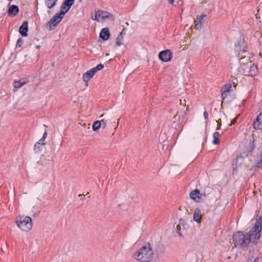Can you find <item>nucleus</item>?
<instances>
[{"mask_svg":"<svg viewBox=\"0 0 262 262\" xmlns=\"http://www.w3.org/2000/svg\"><path fill=\"white\" fill-rule=\"evenodd\" d=\"M153 254L150 245L147 244L136 251L134 254L133 257L142 262H149Z\"/></svg>","mask_w":262,"mask_h":262,"instance_id":"nucleus-1","label":"nucleus"},{"mask_svg":"<svg viewBox=\"0 0 262 262\" xmlns=\"http://www.w3.org/2000/svg\"><path fill=\"white\" fill-rule=\"evenodd\" d=\"M232 240L235 247L244 249L247 248L251 242L247 235H245L242 231L235 233L233 235Z\"/></svg>","mask_w":262,"mask_h":262,"instance_id":"nucleus-2","label":"nucleus"},{"mask_svg":"<svg viewBox=\"0 0 262 262\" xmlns=\"http://www.w3.org/2000/svg\"><path fill=\"white\" fill-rule=\"evenodd\" d=\"M262 229V219L260 217L257 220L254 225V227L250 230L247 235L254 244H256L260 237V232Z\"/></svg>","mask_w":262,"mask_h":262,"instance_id":"nucleus-3","label":"nucleus"},{"mask_svg":"<svg viewBox=\"0 0 262 262\" xmlns=\"http://www.w3.org/2000/svg\"><path fill=\"white\" fill-rule=\"evenodd\" d=\"M18 227L23 231L28 232L32 228V219L30 217L20 216L16 221Z\"/></svg>","mask_w":262,"mask_h":262,"instance_id":"nucleus-4","label":"nucleus"},{"mask_svg":"<svg viewBox=\"0 0 262 262\" xmlns=\"http://www.w3.org/2000/svg\"><path fill=\"white\" fill-rule=\"evenodd\" d=\"M239 72L245 76H254L257 74V69L254 63L250 62L242 65L239 68Z\"/></svg>","mask_w":262,"mask_h":262,"instance_id":"nucleus-5","label":"nucleus"},{"mask_svg":"<svg viewBox=\"0 0 262 262\" xmlns=\"http://www.w3.org/2000/svg\"><path fill=\"white\" fill-rule=\"evenodd\" d=\"M104 68V66L102 63L98 64L96 67H94L90 70L88 71L83 75V80L86 83L96 74V73Z\"/></svg>","mask_w":262,"mask_h":262,"instance_id":"nucleus-6","label":"nucleus"},{"mask_svg":"<svg viewBox=\"0 0 262 262\" xmlns=\"http://www.w3.org/2000/svg\"><path fill=\"white\" fill-rule=\"evenodd\" d=\"M64 15H60V12L56 14L48 23L47 27L52 30L62 20Z\"/></svg>","mask_w":262,"mask_h":262,"instance_id":"nucleus-7","label":"nucleus"},{"mask_svg":"<svg viewBox=\"0 0 262 262\" xmlns=\"http://www.w3.org/2000/svg\"><path fill=\"white\" fill-rule=\"evenodd\" d=\"M110 16H113V15L108 12L98 10L96 12L95 17L92 16V18L94 20L99 21L100 19H104Z\"/></svg>","mask_w":262,"mask_h":262,"instance_id":"nucleus-8","label":"nucleus"},{"mask_svg":"<svg viewBox=\"0 0 262 262\" xmlns=\"http://www.w3.org/2000/svg\"><path fill=\"white\" fill-rule=\"evenodd\" d=\"M159 59L163 62L169 61L172 58V53L170 50H165L159 54Z\"/></svg>","mask_w":262,"mask_h":262,"instance_id":"nucleus-9","label":"nucleus"},{"mask_svg":"<svg viewBox=\"0 0 262 262\" xmlns=\"http://www.w3.org/2000/svg\"><path fill=\"white\" fill-rule=\"evenodd\" d=\"M246 44L243 39H239L235 44V50L238 55H242L246 52Z\"/></svg>","mask_w":262,"mask_h":262,"instance_id":"nucleus-10","label":"nucleus"},{"mask_svg":"<svg viewBox=\"0 0 262 262\" xmlns=\"http://www.w3.org/2000/svg\"><path fill=\"white\" fill-rule=\"evenodd\" d=\"M165 248L163 245L161 244H157L154 249L153 253L158 259L162 258L165 253Z\"/></svg>","mask_w":262,"mask_h":262,"instance_id":"nucleus-11","label":"nucleus"},{"mask_svg":"<svg viewBox=\"0 0 262 262\" xmlns=\"http://www.w3.org/2000/svg\"><path fill=\"white\" fill-rule=\"evenodd\" d=\"M75 0H65L60 7V15H64L71 8L73 5Z\"/></svg>","mask_w":262,"mask_h":262,"instance_id":"nucleus-12","label":"nucleus"},{"mask_svg":"<svg viewBox=\"0 0 262 262\" xmlns=\"http://www.w3.org/2000/svg\"><path fill=\"white\" fill-rule=\"evenodd\" d=\"M203 196L205 197L206 194L201 193L199 190L197 189L192 191L190 193V198L197 203H199L201 201Z\"/></svg>","mask_w":262,"mask_h":262,"instance_id":"nucleus-13","label":"nucleus"},{"mask_svg":"<svg viewBox=\"0 0 262 262\" xmlns=\"http://www.w3.org/2000/svg\"><path fill=\"white\" fill-rule=\"evenodd\" d=\"M206 15H201L199 17H198L196 20H194V27L195 29H200L202 25L204 22V18L206 17Z\"/></svg>","mask_w":262,"mask_h":262,"instance_id":"nucleus-14","label":"nucleus"},{"mask_svg":"<svg viewBox=\"0 0 262 262\" xmlns=\"http://www.w3.org/2000/svg\"><path fill=\"white\" fill-rule=\"evenodd\" d=\"M253 128L255 129H262V112L257 117L256 121L253 122Z\"/></svg>","mask_w":262,"mask_h":262,"instance_id":"nucleus-15","label":"nucleus"},{"mask_svg":"<svg viewBox=\"0 0 262 262\" xmlns=\"http://www.w3.org/2000/svg\"><path fill=\"white\" fill-rule=\"evenodd\" d=\"M28 22L27 21H25L19 28V33L23 37H25L27 35V32L28 30Z\"/></svg>","mask_w":262,"mask_h":262,"instance_id":"nucleus-16","label":"nucleus"},{"mask_svg":"<svg viewBox=\"0 0 262 262\" xmlns=\"http://www.w3.org/2000/svg\"><path fill=\"white\" fill-rule=\"evenodd\" d=\"M110 36L109 30L107 28L102 29L100 33V37L104 40H107Z\"/></svg>","mask_w":262,"mask_h":262,"instance_id":"nucleus-17","label":"nucleus"},{"mask_svg":"<svg viewBox=\"0 0 262 262\" xmlns=\"http://www.w3.org/2000/svg\"><path fill=\"white\" fill-rule=\"evenodd\" d=\"M29 80L27 79H21L19 81H15L13 83L14 87L16 89H19L23 86L26 83H27Z\"/></svg>","mask_w":262,"mask_h":262,"instance_id":"nucleus-18","label":"nucleus"},{"mask_svg":"<svg viewBox=\"0 0 262 262\" xmlns=\"http://www.w3.org/2000/svg\"><path fill=\"white\" fill-rule=\"evenodd\" d=\"M193 218L196 223H199L201 222L202 214L200 209H196L194 210Z\"/></svg>","mask_w":262,"mask_h":262,"instance_id":"nucleus-19","label":"nucleus"},{"mask_svg":"<svg viewBox=\"0 0 262 262\" xmlns=\"http://www.w3.org/2000/svg\"><path fill=\"white\" fill-rule=\"evenodd\" d=\"M18 7L16 5H12L10 6L9 8L8 13L10 15L15 16L18 13Z\"/></svg>","mask_w":262,"mask_h":262,"instance_id":"nucleus-20","label":"nucleus"},{"mask_svg":"<svg viewBox=\"0 0 262 262\" xmlns=\"http://www.w3.org/2000/svg\"><path fill=\"white\" fill-rule=\"evenodd\" d=\"M58 0H45V4L48 9L53 8L57 2Z\"/></svg>","mask_w":262,"mask_h":262,"instance_id":"nucleus-21","label":"nucleus"},{"mask_svg":"<svg viewBox=\"0 0 262 262\" xmlns=\"http://www.w3.org/2000/svg\"><path fill=\"white\" fill-rule=\"evenodd\" d=\"M44 143L36 142L34 146V150L35 153H39L42 148Z\"/></svg>","mask_w":262,"mask_h":262,"instance_id":"nucleus-22","label":"nucleus"},{"mask_svg":"<svg viewBox=\"0 0 262 262\" xmlns=\"http://www.w3.org/2000/svg\"><path fill=\"white\" fill-rule=\"evenodd\" d=\"M219 136H220V134L217 132H214L213 133V141H212V143L214 144H219V143H220V140L219 139Z\"/></svg>","mask_w":262,"mask_h":262,"instance_id":"nucleus-23","label":"nucleus"},{"mask_svg":"<svg viewBox=\"0 0 262 262\" xmlns=\"http://www.w3.org/2000/svg\"><path fill=\"white\" fill-rule=\"evenodd\" d=\"M123 39L122 32L120 33L117 38L116 39V44L117 46H120L122 45V42Z\"/></svg>","mask_w":262,"mask_h":262,"instance_id":"nucleus-24","label":"nucleus"},{"mask_svg":"<svg viewBox=\"0 0 262 262\" xmlns=\"http://www.w3.org/2000/svg\"><path fill=\"white\" fill-rule=\"evenodd\" d=\"M101 127V122L100 121H96L94 122L92 126L93 130L96 131Z\"/></svg>","mask_w":262,"mask_h":262,"instance_id":"nucleus-25","label":"nucleus"},{"mask_svg":"<svg viewBox=\"0 0 262 262\" xmlns=\"http://www.w3.org/2000/svg\"><path fill=\"white\" fill-rule=\"evenodd\" d=\"M231 88V85L230 84H225L222 88V91H226L229 93Z\"/></svg>","mask_w":262,"mask_h":262,"instance_id":"nucleus-26","label":"nucleus"},{"mask_svg":"<svg viewBox=\"0 0 262 262\" xmlns=\"http://www.w3.org/2000/svg\"><path fill=\"white\" fill-rule=\"evenodd\" d=\"M181 226H182L184 228H186L187 227V224L185 223V221L183 220H180V223L179 225H178L177 227H181Z\"/></svg>","mask_w":262,"mask_h":262,"instance_id":"nucleus-27","label":"nucleus"},{"mask_svg":"<svg viewBox=\"0 0 262 262\" xmlns=\"http://www.w3.org/2000/svg\"><path fill=\"white\" fill-rule=\"evenodd\" d=\"M23 44V40L22 38H19L17 41V42L16 44V48L21 47Z\"/></svg>","mask_w":262,"mask_h":262,"instance_id":"nucleus-28","label":"nucleus"},{"mask_svg":"<svg viewBox=\"0 0 262 262\" xmlns=\"http://www.w3.org/2000/svg\"><path fill=\"white\" fill-rule=\"evenodd\" d=\"M222 98H223V99H225L227 97V96L229 93L227 92V91H222Z\"/></svg>","mask_w":262,"mask_h":262,"instance_id":"nucleus-29","label":"nucleus"},{"mask_svg":"<svg viewBox=\"0 0 262 262\" xmlns=\"http://www.w3.org/2000/svg\"><path fill=\"white\" fill-rule=\"evenodd\" d=\"M262 159H261L260 161H259L258 162H257L254 165V167L256 168V167H260L262 165Z\"/></svg>","mask_w":262,"mask_h":262,"instance_id":"nucleus-30","label":"nucleus"},{"mask_svg":"<svg viewBox=\"0 0 262 262\" xmlns=\"http://www.w3.org/2000/svg\"><path fill=\"white\" fill-rule=\"evenodd\" d=\"M101 126L102 125V127L104 128L106 126V123L104 119H102L101 121Z\"/></svg>","mask_w":262,"mask_h":262,"instance_id":"nucleus-31","label":"nucleus"},{"mask_svg":"<svg viewBox=\"0 0 262 262\" xmlns=\"http://www.w3.org/2000/svg\"><path fill=\"white\" fill-rule=\"evenodd\" d=\"M221 119H219L218 121H217V122L218 123V126L217 127V129H219L221 128V122H220Z\"/></svg>","mask_w":262,"mask_h":262,"instance_id":"nucleus-32","label":"nucleus"},{"mask_svg":"<svg viewBox=\"0 0 262 262\" xmlns=\"http://www.w3.org/2000/svg\"><path fill=\"white\" fill-rule=\"evenodd\" d=\"M47 130H45V132H44L43 136L42 137V139L45 140V139L47 138Z\"/></svg>","mask_w":262,"mask_h":262,"instance_id":"nucleus-33","label":"nucleus"},{"mask_svg":"<svg viewBox=\"0 0 262 262\" xmlns=\"http://www.w3.org/2000/svg\"><path fill=\"white\" fill-rule=\"evenodd\" d=\"M203 115H204V118L205 119H207L208 118V113L206 111H205L203 113Z\"/></svg>","mask_w":262,"mask_h":262,"instance_id":"nucleus-34","label":"nucleus"},{"mask_svg":"<svg viewBox=\"0 0 262 262\" xmlns=\"http://www.w3.org/2000/svg\"><path fill=\"white\" fill-rule=\"evenodd\" d=\"M236 122V119H234L233 120H232L231 122V124H230V125L231 126L232 124H234Z\"/></svg>","mask_w":262,"mask_h":262,"instance_id":"nucleus-35","label":"nucleus"},{"mask_svg":"<svg viewBox=\"0 0 262 262\" xmlns=\"http://www.w3.org/2000/svg\"><path fill=\"white\" fill-rule=\"evenodd\" d=\"M45 139H42V138H41L39 140V141L37 142L43 143Z\"/></svg>","mask_w":262,"mask_h":262,"instance_id":"nucleus-36","label":"nucleus"},{"mask_svg":"<svg viewBox=\"0 0 262 262\" xmlns=\"http://www.w3.org/2000/svg\"><path fill=\"white\" fill-rule=\"evenodd\" d=\"M174 0H170L169 3L170 4H173Z\"/></svg>","mask_w":262,"mask_h":262,"instance_id":"nucleus-37","label":"nucleus"},{"mask_svg":"<svg viewBox=\"0 0 262 262\" xmlns=\"http://www.w3.org/2000/svg\"><path fill=\"white\" fill-rule=\"evenodd\" d=\"M35 47L37 49H38V50L40 49V46L39 45L36 46Z\"/></svg>","mask_w":262,"mask_h":262,"instance_id":"nucleus-38","label":"nucleus"},{"mask_svg":"<svg viewBox=\"0 0 262 262\" xmlns=\"http://www.w3.org/2000/svg\"><path fill=\"white\" fill-rule=\"evenodd\" d=\"M44 126H45V127H48V126H47V125H44Z\"/></svg>","mask_w":262,"mask_h":262,"instance_id":"nucleus-39","label":"nucleus"},{"mask_svg":"<svg viewBox=\"0 0 262 262\" xmlns=\"http://www.w3.org/2000/svg\"><path fill=\"white\" fill-rule=\"evenodd\" d=\"M103 115H101L100 117H103Z\"/></svg>","mask_w":262,"mask_h":262,"instance_id":"nucleus-40","label":"nucleus"},{"mask_svg":"<svg viewBox=\"0 0 262 262\" xmlns=\"http://www.w3.org/2000/svg\"><path fill=\"white\" fill-rule=\"evenodd\" d=\"M261 157H262V153H261Z\"/></svg>","mask_w":262,"mask_h":262,"instance_id":"nucleus-41","label":"nucleus"}]
</instances>
